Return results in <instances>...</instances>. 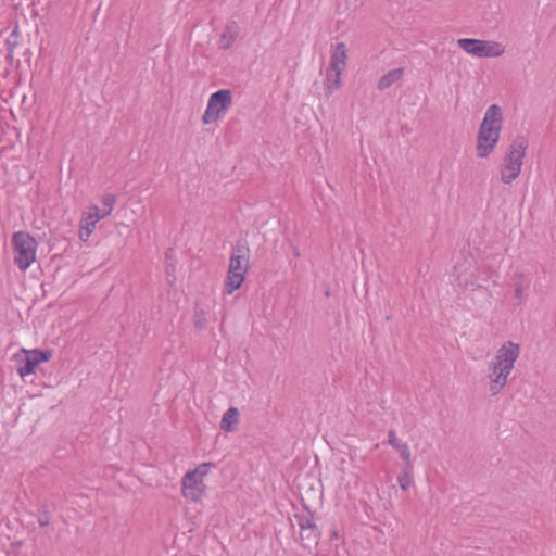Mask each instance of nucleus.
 Masks as SVG:
<instances>
[{"instance_id": "obj_1", "label": "nucleus", "mask_w": 556, "mask_h": 556, "mask_svg": "<svg viewBox=\"0 0 556 556\" xmlns=\"http://www.w3.org/2000/svg\"><path fill=\"white\" fill-rule=\"evenodd\" d=\"M519 355L520 345L507 341L497 350L495 357L488 364V378L490 379L492 395L498 394L504 389Z\"/></svg>"}, {"instance_id": "obj_2", "label": "nucleus", "mask_w": 556, "mask_h": 556, "mask_svg": "<svg viewBox=\"0 0 556 556\" xmlns=\"http://www.w3.org/2000/svg\"><path fill=\"white\" fill-rule=\"evenodd\" d=\"M503 115L498 105L492 104L485 112L477 138V154L479 157L489 156L500 139Z\"/></svg>"}, {"instance_id": "obj_3", "label": "nucleus", "mask_w": 556, "mask_h": 556, "mask_svg": "<svg viewBox=\"0 0 556 556\" xmlns=\"http://www.w3.org/2000/svg\"><path fill=\"white\" fill-rule=\"evenodd\" d=\"M250 249L245 240H238L232 247L225 288L227 294L238 290L245 279L249 268Z\"/></svg>"}, {"instance_id": "obj_4", "label": "nucleus", "mask_w": 556, "mask_h": 556, "mask_svg": "<svg viewBox=\"0 0 556 556\" xmlns=\"http://www.w3.org/2000/svg\"><path fill=\"white\" fill-rule=\"evenodd\" d=\"M528 144V139L525 136H517L510 143L501 167L503 184L509 185L519 177Z\"/></svg>"}, {"instance_id": "obj_5", "label": "nucleus", "mask_w": 556, "mask_h": 556, "mask_svg": "<svg viewBox=\"0 0 556 556\" xmlns=\"http://www.w3.org/2000/svg\"><path fill=\"white\" fill-rule=\"evenodd\" d=\"M11 242L14 264L20 270H27L36 262L38 242L29 232L22 230L13 233Z\"/></svg>"}, {"instance_id": "obj_6", "label": "nucleus", "mask_w": 556, "mask_h": 556, "mask_svg": "<svg viewBox=\"0 0 556 556\" xmlns=\"http://www.w3.org/2000/svg\"><path fill=\"white\" fill-rule=\"evenodd\" d=\"M457 45L466 53L477 58H495L501 56L505 49L497 41L480 40L473 38H460Z\"/></svg>"}, {"instance_id": "obj_7", "label": "nucleus", "mask_w": 556, "mask_h": 556, "mask_svg": "<svg viewBox=\"0 0 556 556\" xmlns=\"http://www.w3.org/2000/svg\"><path fill=\"white\" fill-rule=\"evenodd\" d=\"M51 356L52 353L49 350L34 349L27 351L23 349L14 356L16 371L22 378L31 375L39 364L50 361Z\"/></svg>"}, {"instance_id": "obj_8", "label": "nucleus", "mask_w": 556, "mask_h": 556, "mask_svg": "<svg viewBox=\"0 0 556 556\" xmlns=\"http://www.w3.org/2000/svg\"><path fill=\"white\" fill-rule=\"evenodd\" d=\"M232 104V92L229 89H219L212 93L202 116L204 124L216 122Z\"/></svg>"}, {"instance_id": "obj_9", "label": "nucleus", "mask_w": 556, "mask_h": 556, "mask_svg": "<svg viewBox=\"0 0 556 556\" xmlns=\"http://www.w3.org/2000/svg\"><path fill=\"white\" fill-rule=\"evenodd\" d=\"M103 215H101V210L98 205H90L88 211L84 213L80 225H79V238L83 241H87L89 237L92 235L96 225L99 220L103 219Z\"/></svg>"}, {"instance_id": "obj_10", "label": "nucleus", "mask_w": 556, "mask_h": 556, "mask_svg": "<svg viewBox=\"0 0 556 556\" xmlns=\"http://www.w3.org/2000/svg\"><path fill=\"white\" fill-rule=\"evenodd\" d=\"M182 494L191 501H199L203 492V480L197 476V471H188L182 477Z\"/></svg>"}, {"instance_id": "obj_11", "label": "nucleus", "mask_w": 556, "mask_h": 556, "mask_svg": "<svg viewBox=\"0 0 556 556\" xmlns=\"http://www.w3.org/2000/svg\"><path fill=\"white\" fill-rule=\"evenodd\" d=\"M239 33V24L236 21H228L225 25L224 31L219 37L218 47L224 50L230 49L236 42Z\"/></svg>"}, {"instance_id": "obj_12", "label": "nucleus", "mask_w": 556, "mask_h": 556, "mask_svg": "<svg viewBox=\"0 0 556 556\" xmlns=\"http://www.w3.org/2000/svg\"><path fill=\"white\" fill-rule=\"evenodd\" d=\"M348 49L344 42H338L330 56L328 70L343 72L346 66Z\"/></svg>"}, {"instance_id": "obj_13", "label": "nucleus", "mask_w": 556, "mask_h": 556, "mask_svg": "<svg viewBox=\"0 0 556 556\" xmlns=\"http://www.w3.org/2000/svg\"><path fill=\"white\" fill-rule=\"evenodd\" d=\"M388 443L397 451L400 457L404 462V464L412 463V454L407 443L402 442L397 437L394 430H389L388 432Z\"/></svg>"}, {"instance_id": "obj_14", "label": "nucleus", "mask_w": 556, "mask_h": 556, "mask_svg": "<svg viewBox=\"0 0 556 556\" xmlns=\"http://www.w3.org/2000/svg\"><path fill=\"white\" fill-rule=\"evenodd\" d=\"M403 75H404V68H402V67L391 70L387 74H384L383 76L380 77V79L377 84V88L380 91H383V90L390 88L393 84L401 80Z\"/></svg>"}, {"instance_id": "obj_15", "label": "nucleus", "mask_w": 556, "mask_h": 556, "mask_svg": "<svg viewBox=\"0 0 556 556\" xmlns=\"http://www.w3.org/2000/svg\"><path fill=\"white\" fill-rule=\"evenodd\" d=\"M239 422V410L236 407L228 408L220 420V429L225 432H232Z\"/></svg>"}, {"instance_id": "obj_16", "label": "nucleus", "mask_w": 556, "mask_h": 556, "mask_svg": "<svg viewBox=\"0 0 556 556\" xmlns=\"http://www.w3.org/2000/svg\"><path fill=\"white\" fill-rule=\"evenodd\" d=\"M343 72L327 70L326 79L324 83L325 92L327 96L332 94L336 90L341 87V75Z\"/></svg>"}, {"instance_id": "obj_17", "label": "nucleus", "mask_w": 556, "mask_h": 556, "mask_svg": "<svg viewBox=\"0 0 556 556\" xmlns=\"http://www.w3.org/2000/svg\"><path fill=\"white\" fill-rule=\"evenodd\" d=\"M319 536H320V533H319V531H318L317 526L312 527V530H311V528H309V529H307L306 531H301V530H300V539H301V543H302V545H303L305 548H308V547H311L312 545L317 544V542H318V540H319Z\"/></svg>"}, {"instance_id": "obj_18", "label": "nucleus", "mask_w": 556, "mask_h": 556, "mask_svg": "<svg viewBox=\"0 0 556 556\" xmlns=\"http://www.w3.org/2000/svg\"><path fill=\"white\" fill-rule=\"evenodd\" d=\"M294 519L301 531H306L307 529H312V527L316 526L313 513L311 510L295 514Z\"/></svg>"}, {"instance_id": "obj_19", "label": "nucleus", "mask_w": 556, "mask_h": 556, "mask_svg": "<svg viewBox=\"0 0 556 556\" xmlns=\"http://www.w3.org/2000/svg\"><path fill=\"white\" fill-rule=\"evenodd\" d=\"M412 471L413 463H408V467L407 464H404L403 469L397 477L399 485L404 491L408 490V488L413 484Z\"/></svg>"}, {"instance_id": "obj_20", "label": "nucleus", "mask_w": 556, "mask_h": 556, "mask_svg": "<svg viewBox=\"0 0 556 556\" xmlns=\"http://www.w3.org/2000/svg\"><path fill=\"white\" fill-rule=\"evenodd\" d=\"M18 38H20L18 26H15L14 29L10 33V35L8 36V38L5 40L7 51L10 56L13 55L14 49L18 46Z\"/></svg>"}, {"instance_id": "obj_21", "label": "nucleus", "mask_w": 556, "mask_h": 556, "mask_svg": "<svg viewBox=\"0 0 556 556\" xmlns=\"http://www.w3.org/2000/svg\"><path fill=\"white\" fill-rule=\"evenodd\" d=\"M101 202L104 206L103 211H101V215H103V217L105 218L112 213L116 204V197L114 194L108 193L102 197Z\"/></svg>"}, {"instance_id": "obj_22", "label": "nucleus", "mask_w": 556, "mask_h": 556, "mask_svg": "<svg viewBox=\"0 0 556 556\" xmlns=\"http://www.w3.org/2000/svg\"><path fill=\"white\" fill-rule=\"evenodd\" d=\"M38 523L40 527H47L51 521V514L47 505H42L38 510Z\"/></svg>"}, {"instance_id": "obj_23", "label": "nucleus", "mask_w": 556, "mask_h": 556, "mask_svg": "<svg viewBox=\"0 0 556 556\" xmlns=\"http://www.w3.org/2000/svg\"><path fill=\"white\" fill-rule=\"evenodd\" d=\"M457 283L459 287H464V288H480V285L476 281V279L472 277V275L470 276H463V275H458L457 277Z\"/></svg>"}, {"instance_id": "obj_24", "label": "nucleus", "mask_w": 556, "mask_h": 556, "mask_svg": "<svg viewBox=\"0 0 556 556\" xmlns=\"http://www.w3.org/2000/svg\"><path fill=\"white\" fill-rule=\"evenodd\" d=\"M211 466L208 463H204L197 467L193 471H197V476L203 480V477L207 473V468Z\"/></svg>"}, {"instance_id": "obj_25", "label": "nucleus", "mask_w": 556, "mask_h": 556, "mask_svg": "<svg viewBox=\"0 0 556 556\" xmlns=\"http://www.w3.org/2000/svg\"><path fill=\"white\" fill-rule=\"evenodd\" d=\"M349 455H350L351 460H353V462H356V460L365 462L367 458L366 456L358 455L357 448H351L349 452Z\"/></svg>"}, {"instance_id": "obj_26", "label": "nucleus", "mask_w": 556, "mask_h": 556, "mask_svg": "<svg viewBox=\"0 0 556 556\" xmlns=\"http://www.w3.org/2000/svg\"><path fill=\"white\" fill-rule=\"evenodd\" d=\"M522 293H523V287L520 282L515 285V296L521 301L522 300Z\"/></svg>"}]
</instances>
